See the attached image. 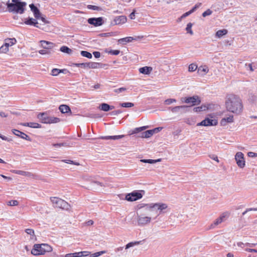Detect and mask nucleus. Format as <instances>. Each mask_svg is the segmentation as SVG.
<instances>
[{
    "instance_id": "37998d69",
    "label": "nucleus",
    "mask_w": 257,
    "mask_h": 257,
    "mask_svg": "<svg viewBox=\"0 0 257 257\" xmlns=\"http://www.w3.org/2000/svg\"><path fill=\"white\" fill-rule=\"evenodd\" d=\"M81 55L83 56V57H86V58H89V59H91L92 58V54L87 52V51H82L81 52Z\"/></svg>"
},
{
    "instance_id": "0eeeda50",
    "label": "nucleus",
    "mask_w": 257,
    "mask_h": 257,
    "mask_svg": "<svg viewBox=\"0 0 257 257\" xmlns=\"http://www.w3.org/2000/svg\"><path fill=\"white\" fill-rule=\"evenodd\" d=\"M235 160L237 166L240 168H243L245 165V162L244 158V155L242 153L238 152L236 153L235 155Z\"/></svg>"
},
{
    "instance_id": "aec40b11",
    "label": "nucleus",
    "mask_w": 257,
    "mask_h": 257,
    "mask_svg": "<svg viewBox=\"0 0 257 257\" xmlns=\"http://www.w3.org/2000/svg\"><path fill=\"white\" fill-rule=\"evenodd\" d=\"M16 42L17 40L15 38H8L5 40L4 45L9 48L10 47L15 45Z\"/></svg>"
},
{
    "instance_id": "f257e3e1",
    "label": "nucleus",
    "mask_w": 257,
    "mask_h": 257,
    "mask_svg": "<svg viewBox=\"0 0 257 257\" xmlns=\"http://www.w3.org/2000/svg\"><path fill=\"white\" fill-rule=\"evenodd\" d=\"M166 203L158 202L149 204L141 203L137 206V211L145 210L146 216L153 217L155 215L156 218L159 215L168 208Z\"/></svg>"
},
{
    "instance_id": "412c9836",
    "label": "nucleus",
    "mask_w": 257,
    "mask_h": 257,
    "mask_svg": "<svg viewBox=\"0 0 257 257\" xmlns=\"http://www.w3.org/2000/svg\"><path fill=\"white\" fill-rule=\"evenodd\" d=\"M209 72V68L206 66H201L198 69V73L201 76L205 75Z\"/></svg>"
},
{
    "instance_id": "3c124183",
    "label": "nucleus",
    "mask_w": 257,
    "mask_h": 257,
    "mask_svg": "<svg viewBox=\"0 0 257 257\" xmlns=\"http://www.w3.org/2000/svg\"><path fill=\"white\" fill-rule=\"evenodd\" d=\"M19 203L17 200H11L8 202L7 205L9 206H17Z\"/></svg>"
},
{
    "instance_id": "e2e57ef3",
    "label": "nucleus",
    "mask_w": 257,
    "mask_h": 257,
    "mask_svg": "<svg viewBox=\"0 0 257 257\" xmlns=\"http://www.w3.org/2000/svg\"><path fill=\"white\" fill-rule=\"evenodd\" d=\"M201 5V3H197L195 6L191 10V12L193 13L197 8H199Z\"/></svg>"
},
{
    "instance_id": "0e129e2a",
    "label": "nucleus",
    "mask_w": 257,
    "mask_h": 257,
    "mask_svg": "<svg viewBox=\"0 0 257 257\" xmlns=\"http://www.w3.org/2000/svg\"><path fill=\"white\" fill-rule=\"evenodd\" d=\"M210 158L212 159H213V160L215 161L216 162H217V163H218L219 161V160L218 159V157L216 155H210L209 156Z\"/></svg>"
},
{
    "instance_id": "4be33fe9",
    "label": "nucleus",
    "mask_w": 257,
    "mask_h": 257,
    "mask_svg": "<svg viewBox=\"0 0 257 257\" xmlns=\"http://www.w3.org/2000/svg\"><path fill=\"white\" fill-rule=\"evenodd\" d=\"M114 108L113 106H110L107 103H103L99 106V108L104 111H108Z\"/></svg>"
},
{
    "instance_id": "39448f33",
    "label": "nucleus",
    "mask_w": 257,
    "mask_h": 257,
    "mask_svg": "<svg viewBox=\"0 0 257 257\" xmlns=\"http://www.w3.org/2000/svg\"><path fill=\"white\" fill-rule=\"evenodd\" d=\"M51 200L53 204L57 207L65 209H69V205L68 203L60 198L55 197H51Z\"/></svg>"
},
{
    "instance_id": "f03ea898",
    "label": "nucleus",
    "mask_w": 257,
    "mask_h": 257,
    "mask_svg": "<svg viewBox=\"0 0 257 257\" xmlns=\"http://www.w3.org/2000/svg\"><path fill=\"white\" fill-rule=\"evenodd\" d=\"M225 107L228 111L236 115L240 114L243 108L241 99L238 96L232 94L226 96Z\"/></svg>"
},
{
    "instance_id": "5fc2aeb1",
    "label": "nucleus",
    "mask_w": 257,
    "mask_h": 257,
    "mask_svg": "<svg viewBox=\"0 0 257 257\" xmlns=\"http://www.w3.org/2000/svg\"><path fill=\"white\" fill-rule=\"evenodd\" d=\"M212 11L210 9H208L206 11H205L203 13L202 16L203 17H206L208 16L211 15L212 14Z\"/></svg>"
},
{
    "instance_id": "338daca9",
    "label": "nucleus",
    "mask_w": 257,
    "mask_h": 257,
    "mask_svg": "<svg viewBox=\"0 0 257 257\" xmlns=\"http://www.w3.org/2000/svg\"><path fill=\"white\" fill-rule=\"evenodd\" d=\"M129 18L131 20H134V19H135V11H134L132 13H131V14L129 16Z\"/></svg>"
},
{
    "instance_id": "69168bd1",
    "label": "nucleus",
    "mask_w": 257,
    "mask_h": 257,
    "mask_svg": "<svg viewBox=\"0 0 257 257\" xmlns=\"http://www.w3.org/2000/svg\"><path fill=\"white\" fill-rule=\"evenodd\" d=\"M93 55H94V56L96 58H98L100 57V52H97V51H95L93 53Z\"/></svg>"
},
{
    "instance_id": "a18cd8bd",
    "label": "nucleus",
    "mask_w": 257,
    "mask_h": 257,
    "mask_svg": "<svg viewBox=\"0 0 257 257\" xmlns=\"http://www.w3.org/2000/svg\"><path fill=\"white\" fill-rule=\"evenodd\" d=\"M197 65L195 64H191L188 67V71L189 72H194L197 69Z\"/></svg>"
},
{
    "instance_id": "5701e85b",
    "label": "nucleus",
    "mask_w": 257,
    "mask_h": 257,
    "mask_svg": "<svg viewBox=\"0 0 257 257\" xmlns=\"http://www.w3.org/2000/svg\"><path fill=\"white\" fill-rule=\"evenodd\" d=\"M134 40V38L132 37H127L119 39L118 42L122 45H125L127 43L132 42Z\"/></svg>"
},
{
    "instance_id": "e433bc0d",
    "label": "nucleus",
    "mask_w": 257,
    "mask_h": 257,
    "mask_svg": "<svg viewBox=\"0 0 257 257\" xmlns=\"http://www.w3.org/2000/svg\"><path fill=\"white\" fill-rule=\"evenodd\" d=\"M39 54L43 55L49 56L51 55V51L48 49H43L39 51Z\"/></svg>"
},
{
    "instance_id": "de8ad7c7",
    "label": "nucleus",
    "mask_w": 257,
    "mask_h": 257,
    "mask_svg": "<svg viewBox=\"0 0 257 257\" xmlns=\"http://www.w3.org/2000/svg\"><path fill=\"white\" fill-rule=\"evenodd\" d=\"M192 27V24L191 23H189L187 24V27L186 28V30L187 31V32L188 33L190 34L191 35H193V31L191 30Z\"/></svg>"
},
{
    "instance_id": "864d4df0",
    "label": "nucleus",
    "mask_w": 257,
    "mask_h": 257,
    "mask_svg": "<svg viewBox=\"0 0 257 257\" xmlns=\"http://www.w3.org/2000/svg\"><path fill=\"white\" fill-rule=\"evenodd\" d=\"M176 102V100L175 99L170 98L167 99L165 101V103L167 105L171 104V103H174Z\"/></svg>"
},
{
    "instance_id": "774afa93",
    "label": "nucleus",
    "mask_w": 257,
    "mask_h": 257,
    "mask_svg": "<svg viewBox=\"0 0 257 257\" xmlns=\"http://www.w3.org/2000/svg\"><path fill=\"white\" fill-rule=\"evenodd\" d=\"M192 12H191V11L190 10V11H188V12H186V13H184V14L182 15V18H185V17H186L188 16H189V15H190V14H192Z\"/></svg>"
},
{
    "instance_id": "a211bd4d",
    "label": "nucleus",
    "mask_w": 257,
    "mask_h": 257,
    "mask_svg": "<svg viewBox=\"0 0 257 257\" xmlns=\"http://www.w3.org/2000/svg\"><path fill=\"white\" fill-rule=\"evenodd\" d=\"M40 43L41 44V47L43 49H45L50 50V49L53 48L54 46L53 43H52L50 42L42 40V41H40Z\"/></svg>"
},
{
    "instance_id": "4468645a",
    "label": "nucleus",
    "mask_w": 257,
    "mask_h": 257,
    "mask_svg": "<svg viewBox=\"0 0 257 257\" xmlns=\"http://www.w3.org/2000/svg\"><path fill=\"white\" fill-rule=\"evenodd\" d=\"M126 21L127 18L124 16H117L114 18L111 24L113 25H121L126 23Z\"/></svg>"
},
{
    "instance_id": "a19ab883",
    "label": "nucleus",
    "mask_w": 257,
    "mask_h": 257,
    "mask_svg": "<svg viewBox=\"0 0 257 257\" xmlns=\"http://www.w3.org/2000/svg\"><path fill=\"white\" fill-rule=\"evenodd\" d=\"M63 71V70H60V69L54 68L52 70L51 74L53 76H57L60 73L62 72Z\"/></svg>"
},
{
    "instance_id": "2f4dec72",
    "label": "nucleus",
    "mask_w": 257,
    "mask_h": 257,
    "mask_svg": "<svg viewBox=\"0 0 257 257\" xmlns=\"http://www.w3.org/2000/svg\"><path fill=\"white\" fill-rule=\"evenodd\" d=\"M123 137V135L113 136H105L101 137V139L104 140H118Z\"/></svg>"
},
{
    "instance_id": "20e7f679",
    "label": "nucleus",
    "mask_w": 257,
    "mask_h": 257,
    "mask_svg": "<svg viewBox=\"0 0 257 257\" xmlns=\"http://www.w3.org/2000/svg\"><path fill=\"white\" fill-rule=\"evenodd\" d=\"M144 211H137L136 221L139 226L143 227L149 224L153 219V217L146 216Z\"/></svg>"
},
{
    "instance_id": "4c0bfd02",
    "label": "nucleus",
    "mask_w": 257,
    "mask_h": 257,
    "mask_svg": "<svg viewBox=\"0 0 257 257\" xmlns=\"http://www.w3.org/2000/svg\"><path fill=\"white\" fill-rule=\"evenodd\" d=\"M14 173H15L17 174L23 175V176H30V173L21 171V170H15L14 171Z\"/></svg>"
},
{
    "instance_id": "6e6d98bb",
    "label": "nucleus",
    "mask_w": 257,
    "mask_h": 257,
    "mask_svg": "<svg viewBox=\"0 0 257 257\" xmlns=\"http://www.w3.org/2000/svg\"><path fill=\"white\" fill-rule=\"evenodd\" d=\"M29 124H30V127H33V128H40L41 125L38 123L35 122H30Z\"/></svg>"
},
{
    "instance_id": "49530a36",
    "label": "nucleus",
    "mask_w": 257,
    "mask_h": 257,
    "mask_svg": "<svg viewBox=\"0 0 257 257\" xmlns=\"http://www.w3.org/2000/svg\"><path fill=\"white\" fill-rule=\"evenodd\" d=\"M9 49L7 46H5V45H4V44L0 48L1 53L6 54L9 51Z\"/></svg>"
},
{
    "instance_id": "f3484780",
    "label": "nucleus",
    "mask_w": 257,
    "mask_h": 257,
    "mask_svg": "<svg viewBox=\"0 0 257 257\" xmlns=\"http://www.w3.org/2000/svg\"><path fill=\"white\" fill-rule=\"evenodd\" d=\"M12 132L16 136H17L20 137L21 138L27 140L28 141H31V138L24 133H23L20 131L15 129L13 130Z\"/></svg>"
},
{
    "instance_id": "79ce46f5",
    "label": "nucleus",
    "mask_w": 257,
    "mask_h": 257,
    "mask_svg": "<svg viewBox=\"0 0 257 257\" xmlns=\"http://www.w3.org/2000/svg\"><path fill=\"white\" fill-rule=\"evenodd\" d=\"M99 64L96 62H89L88 63V68L96 69L98 67Z\"/></svg>"
},
{
    "instance_id": "bb28decb",
    "label": "nucleus",
    "mask_w": 257,
    "mask_h": 257,
    "mask_svg": "<svg viewBox=\"0 0 257 257\" xmlns=\"http://www.w3.org/2000/svg\"><path fill=\"white\" fill-rule=\"evenodd\" d=\"M188 107L186 105H181V106H177L172 107L171 108V111L172 112H178L180 111V109H182L183 112L186 111V109Z\"/></svg>"
},
{
    "instance_id": "bf43d9fd",
    "label": "nucleus",
    "mask_w": 257,
    "mask_h": 257,
    "mask_svg": "<svg viewBox=\"0 0 257 257\" xmlns=\"http://www.w3.org/2000/svg\"><path fill=\"white\" fill-rule=\"evenodd\" d=\"M247 155L249 157L255 158L257 157V153L252 152H249L247 153Z\"/></svg>"
},
{
    "instance_id": "09e8293b",
    "label": "nucleus",
    "mask_w": 257,
    "mask_h": 257,
    "mask_svg": "<svg viewBox=\"0 0 257 257\" xmlns=\"http://www.w3.org/2000/svg\"><path fill=\"white\" fill-rule=\"evenodd\" d=\"M90 254V252L87 251L78 252L79 257L87 256Z\"/></svg>"
},
{
    "instance_id": "1a4fd4ad",
    "label": "nucleus",
    "mask_w": 257,
    "mask_h": 257,
    "mask_svg": "<svg viewBox=\"0 0 257 257\" xmlns=\"http://www.w3.org/2000/svg\"><path fill=\"white\" fill-rule=\"evenodd\" d=\"M143 195L141 193L134 191L126 194L125 198L127 201L132 202L141 199Z\"/></svg>"
},
{
    "instance_id": "9d476101",
    "label": "nucleus",
    "mask_w": 257,
    "mask_h": 257,
    "mask_svg": "<svg viewBox=\"0 0 257 257\" xmlns=\"http://www.w3.org/2000/svg\"><path fill=\"white\" fill-rule=\"evenodd\" d=\"M31 253L34 255H43L45 254L42 244H36L31 250Z\"/></svg>"
},
{
    "instance_id": "72a5a7b5",
    "label": "nucleus",
    "mask_w": 257,
    "mask_h": 257,
    "mask_svg": "<svg viewBox=\"0 0 257 257\" xmlns=\"http://www.w3.org/2000/svg\"><path fill=\"white\" fill-rule=\"evenodd\" d=\"M153 133L152 131V130H148L147 131L143 133L142 134V138H148L151 137L152 136H153Z\"/></svg>"
},
{
    "instance_id": "c756f323",
    "label": "nucleus",
    "mask_w": 257,
    "mask_h": 257,
    "mask_svg": "<svg viewBox=\"0 0 257 257\" xmlns=\"http://www.w3.org/2000/svg\"><path fill=\"white\" fill-rule=\"evenodd\" d=\"M141 242H142V241H133V242H129L125 245V249H127L131 247H133L135 246L138 245L140 244L141 243Z\"/></svg>"
},
{
    "instance_id": "6e6552de",
    "label": "nucleus",
    "mask_w": 257,
    "mask_h": 257,
    "mask_svg": "<svg viewBox=\"0 0 257 257\" xmlns=\"http://www.w3.org/2000/svg\"><path fill=\"white\" fill-rule=\"evenodd\" d=\"M212 118V117H211ZM218 121L216 119L210 118L209 117L206 118L203 120L201 122L198 123L197 126H215L217 124Z\"/></svg>"
},
{
    "instance_id": "393cba45",
    "label": "nucleus",
    "mask_w": 257,
    "mask_h": 257,
    "mask_svg": "<svg viewBox=\"0 0 257 257\" xmlns=\"http://www.w3.org/2000/svg\"><path fill=\"white\" fill-rule=\"evenodd\" d=\"M228 31L226 29L219 30L216 32L215 37L217 38H221L227 34Z\"/></svg>"
},
{
    "instance_id": "c85d7f7f",
    "label": "nucleus",
    "mask_w": 257,
    "mask_h": 257,
    "mask_svg": "<svg viewBox=\"0 0 257 257\" xmlns=\"http://www.w3.org/2000/svg\"><path fill=\"white\" fill-rule=\"evenodd\" d=\"M60 121V119L54 116H49L47 123H56Z\"/></svg>"
},
{
    "instance_id": "7c9ffc66",
    "label": "nucleus",
    "mask_w": 257,
    "mask_h": 257,
    "mask_svg": "<svg viewBox=\"0 0 257 257\" xmlns=\"http://www.w3.org/2000/svg\"><path fill=\"white\" fill-rule=\"evenodd\" d=\"M25 23L27 25H34L36 27H39L37 25L38 22L33 18H29L27 21H25Z\"/></svg>"
},
{
    "instance_id": "052dcab7",
    "label": "nucleus",
    "mask_w": 257,
    "mask_h": 257,
    "mask_svg": "<svg viewBox=\"0 0 257 257\" xmlns=\"http://www.w3.org/2000/svg\"><path fill=\"white\" fill-rule=\"evenodd\" d=\"M162 129H163V127H156L153 130H151L154 134L155 133H157L160 132Z\"/></svg>"
},
{
    "instance_id": "ddd939ff",
    "label": "nucleus",
    "mask_w": 257,
    "mask_h": 257,
    "mask_svg": "<svg viewBox=\"0 0 257 257\" xmlns=\"http://www.w3.org/2000/svg\"><path fill=\"white\" fill-rule=\"evenodd\" d=\"M88 23L95 27L100 26L103 24V19L101 17L89 18L88 20Z\"/></svg>"
},
{
    "instance_id": "cd10ccee",
    "label": "nucleus",
    "mask_w": 257,
    "mask_h": 257,
    "mask_svg": "<svg viewBox=\"0 0 257 257\" xmlns=\"http://www.w3.org/2000/svg\"><path fill=\"white\" fill-rule=\"evenodd\" d=\"M209 108V107L207 105H202L200 106L194 107L193 110L194 112H198L200 111L207 110Z\"/></svg>"
},
{
    "instance_id": "f8f14e48",
    "label": "nucleus",
    "mask_w": 257,
    "mask_h": 257,
    "mask_svg": "<svg viewBox=\"0 0 257 257\" xmlns=\"http://www.w3.org/2000/svg\"><path fill=\"white\" fill-rule=\"evenodd\" d=\"M185 102L191 104V105H195L200 104L201 100L198 96L185 97Z\"/></svg>"
},
{
    "instance_id": "b1692460",
    "label": "nucleus",
    "mask_w": 257,
    "mask_h": 257,
    "mask_svg": "<svg viewBox=\"0 0 257 257\" xmlns=\"http://www.w3.org/2000/svg\"><path fill=\"white\" fill-rule=\"evenodd\" d=\"M153 69L151 67L145 66L141 67L139 69V72L144 74H149L152 71Z\"/></svg>"
},
{
    "instance_id": "8fccbe9b",
    "label": "nucleus",
    "mask_w": 257,
    "mask_h": 257,
    "mask_svg": "<svg viewBox=\"0 0 257 257\" xmlns=\"http://www.w3.org/2000/svg\"><path fill=\"white\" fill-rule=\"evenodd\" d=\"M120 105L124 107H131L134 106V104L132 102H124L120 103Z\"/></svg>"
},
{
    "instance_id": "a878e982",
    "label": "nucleus",
    "mask_w": 257,
    "mask_h": 257,
    "mask_svg": "<svg viewBox=\"0 0 257 257\" xmlns=\"http://www.w3.org/2000/svg\"><path fill=\"white\" fill-rule=\"evenodd\" d=\"M59 110L62 113L71 112L70 108L67 105L62 104L59 106Z\"/></svg>"
},
{
    "instance_id": "dca6fc26",
    "label": "nucleus",
    "mask_w": 257,
    "mask_h": 257,
    "mask_svg": "<svg viewBox=\"0 0 257 257\" xmlns=\"http://www.w3.org/2000/svg\"><path fill=\"white\" fill-rule=\"evenodd\" d=\"M227 216V214L226 213H224L221 215V216L217 218L214 222L211 225V227L213 228L215 226L219 225L221 223L224 221L225 218Z\"/></svg>"
},
{
    "instance_id": "9b49d317",
    "label": "nucleus",
    "mask_w": 257,
    "mask_h": 257,
    "mask_svg": "<svg viewBox=\"0 0 257 257\" xmlns=\"http://www.w3.org/2000/svg\"><path fill=\"white\" fill-rule=\"evenodd\" d=\"M30 7L31 11L34 13L35 17L37 20H41L44 23H47V21L45 19L44 17H41L40 11L37 8H36L33 4L30 5Z\"/></svg>"
},
{
    "instance_id": "6ab92c4d",
    "label": "nucleus",
    "mask_w": 257,
    "mask_h": 257,
    "mask_svg": "<svg viewBox=\"0 0 257 257\" xmlns=\"http://www.w3.org/2000/svg\"><path fill=\"white\" fill-rule=\"evenodd\" d=\"M49 116L46 112L40 113L37 115V117L44 123H47Z\"/></svg>"
},
{
    "instance_id": "603ef678",
    "label": "nucleus",
    "mask_w": 257,
    "mask_h": 257,
    "mask_svg": "<svg viewBox=\"0 0 257 257\" xmlns=\"http://www.w3.org/2000/svg\"><path fill=\"white\" fill-rule=\"evenodd\" d=\"M77 67L83 68H88V63H77L75 64Z\"/></svg>"
},
{
    "instance_id": "680f3d73",
    "label": "nucleus",
    "mask_w": 257,
    "mask_h": 257,
    "mask_svg": "<svg viewBox=\"0 0 257 257\" xmlns=\"http://www.w3.org/2000/svg\"><path fill=\"white\" fill-rule=\"evenodd\" d=\"M62 161H63L66 163H68V164H74V165H77V166L79 165V164L78 163L74 162L71 160H63Z\"/></svg>"
},
{
    "instance_id": "c9c22d12",
    "label": "nucleus",
    "mask_w": 257,
    "mask_h": 257,
    "mask_svg": "<svg viewBox=\"0 0 257 257\" xmlns=\"http://www.w3.org/2000/svg\"><path fill=\"white\" fill-rule=\"evenodd\" d=\"M25 232L27 233V234L30 235V238L31 239H33L35 238V233L34 230L32 229H26L25 230Z\"/></svg>"
},
{
    "instance_id": "7ed1b4c3",
    "label": "nucleus",
    "mask_w": 257,
    "mask_h": 257,
    "mask_svg": "<svg viewBox=\"0 0 257 257\" xmlns=\"http://www.w3.org/2000/svg\"><path fill=\"white\" fill-rule=\"evenodd\" d=\"M26 6L25 2H21L19 0H12L11 3L7 4L8 11L10 12L23 14L24 12V8Z\"/></svg>"
},
{
    "instance_id": "c03bdc74",
    "label": "nucleus",
    "mask_w": 257,
    "mask_h": 257,
    "mask_svg": "<svg viewBox=\"0 0 257 257\" xmlns=\"http://www.w3.org/2000/svg\"><path fill=\"white\" fill-rule=\"evenodd\" d=\"M106 252V251L105 250H102L99 252H95L90 254V257H98L104 253H105Z\"/></svg>"
},
{
    "instance_id": "ea45409f",
    "label": "nucleus",
    "mask_w": 257,
    "mask_h": 257,
    "mask_svg": "<svg viewBox=\"0 0 257 257\" xmlns=\"http://www.w3.org/2000/svg\"><path fill=\"white\" fill-rule=\"evenodd\" d=\"M148 126H144L140 127H137L134 129L132 134H137L139 132L143 131L148 128Z\"/></svg>"
},
{
    "instance_id": "58836bf2",
    "label": "nucleus",
    "mask_w": 257,
    "mask_h": 257,
    "mask_svg": "<svg viewBox=\"0 0 257 257\" xmlns=\"http://www.w3.org/2000/svg\"><path fill=\"white\" fill-rule=\"evenodd\" d=\"M43 247V250L45 253L46 252H51L52 251V247L47 244H42Z\"/></svg>"
},
{
    "instance_id": "4d7b16f0",
    "label": "nucleus",
    "mask_w": 257,
    "mask_h": 257,
    "mask_svg": "<svg viewBox=\"0 0 257 257\" xmlns=\"http://www.w3.org/2000/svg\"><path fill=\"white\" fill-rule=\"evenodd\" d=\"M119 53H120V51L117 50H110V51L108 52L109 54H112L113 55H117L119 54Z\"/></svg>"
},
{
    "instance_id": "473e14b6",
    "label": "nucleus",
    "mask_w": 257,
    "mask_h": 257,
    "mask_svg": "<svg viewBox=\"0 0 257 257\" xmlns=\"http://www.w3.org/2000/svg\"><path fill=\"white\" fill-rule=\"evenodd\" d=\"M161 160V159H159L157 160H152V159H141L140 160V162L144 163H149V164H155L156 163L160 162Z\"/></svg>"
},
{
    "instance_id": "423d86ee",
    "label": "nucleus",
    "mask_w": 257,
    "mask_h": 257,
    "mask_svg": "<svg viewBox=\"0 0 257 257\" xmlns=\"http://www.w3.org/2000/svg\"><path fill=\"white\" fill-rule=\"evenodd\" d=\"M83 179L87 182L90 183L91 186H90L92 189H98L97 186H100L101 187H104L107 186V184L104 185V184L99 182L93 181L91 177L88 176H85L83 177Z\"/></svg>"
},
{
    "instance_id": "f704fd0d",
    "label": "nucleus",
    "mask_w": 257,
    "mask_h": 257,
    "mask_svg": "<svg viewBox=\"0 0 257 257\" xmlns=\"http://www.w3.org/2000/svg\"><path fill=\"white\" fill-rule=\"evenodd\" d=\"M60 51L63 53L70 54L72 52V50L66 46H62L60 48Z\"/></svg>"
},
{
    "instance_id": "13d9d810",
    "label": "nucleus",
    "mask_w": 257,
    "mask_h": 257,
    "mask_svg": "<svg viewBox=\"0 0 257 257\" xmlns=\"http://www.w3.org/2000/svg\"><path fill=\"white\" fill-rule=\"evenodd\" d=\"M0 138L5 141H8V142H11L12 141V139L11 138L7 137L6 136H3L2 135L0 134Z\"/></svg>"
},
{
    "instance_id": "2eb2a0df",
    "label": "nucleus",
    "mask_w": 257,
    "mask_h": 257,
    "mask_svg": "<svg viewBox=\"0 0 257 257\" xmlns=\"http://www.w3.org/2000/svg\"><path fill=\"white\" fill-rule=\"evenodd\" d=\"M233 121V116L231 114H229L228 116L222 118L220 121V124L222 126H225L228 123H232Z\"/></svg>"
}]
</instances>
